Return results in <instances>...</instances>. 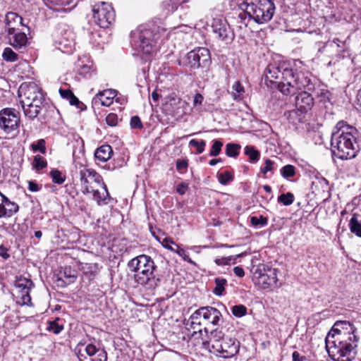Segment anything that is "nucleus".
I'll list each match as a JSON object with an SVG mask.
<instances>
[{
  "instance_id": "obj_1",
  "label": "nucleus",
  "mask_w": 361,
  "mask_h": 361,
  "mask_svg": "<svg viewBox=\"0 0 361 361\" xmlns=\"http://www.w3.org/2000/svg\"><path fill=\"white\" fill-rule=\"evenodd\" d=\"M358 132L353 126L344 121L338 122L332 133L331 145L333 154L340 159L355 157L358 150L357 137Z\"/></svg>"
},
{
  "instance_id": "obj_2",
  "label": "nucleus",
  "mask_w": 361,
  "mask_h": 361,
  "mask_svg": "<svg viewBox=\"0 0 361 361\" xmlns=\"http://www.w3.org/2000/svg\"><path fill=\"white\" fill-rule=\"evenodd\" d=\"M128 266L131 271L135 272L134 280L138 285L149 290L158 286L160 280L155 274L157 266L149 256L138 255L130 260Z\"/></svg>"
},
{
  "instance_id": "obj_3",
  "label": "nucleus",
  "mask_w": 361,
  "mask_h": 361,
  "mask_svg": "<svg viewBox=\"0 0 361 361\" xmlns=\"http://www.w3.org/2000/svg\"><path fill=\"white\" fill-rule=\"evenodd\" d=\"M243 11L238 14V22L247 27L249 22L253 20L257 24L267 23L271 20L275 13V5L271 0H255L243 4Z\"/></svg>"
},
{
  "instance_id": "obj_4",
  "label": "nucleus",
  "mask_w": 361,
  "mask_h": 361,
  "mask_svg": "<svg viewBox=\"0 0 361 361\" xmlns=\"http://www.w3.org/2000/svg\"><path fill=\"white\" fill-rule=\"evenodd\" d=\"M132 42L138 47L140 50L146 55L156 53L161 44V33L159 28L140 25L130 34Z\"/></svg>"
},
{
  "instance_id": "obj_5",
  "label": "nucleus",
  "mask_w": 361,
  "mask_h": 361,
  "mask_svg": "<svg viewBox=\"0 0 361 361\" xmlns=\"http://www.w3.org/2000/svg\"><path fill=\"white\" fill-rule=\"evenodd\" d=\"M283 80L279 84V90L286 95L295 94L298 90L312 91L314 89V85L307 73L295 72L292 68L283 69Z\"/></svg>"
},
{
  "instance_id": "obj_6",
  "label": "nucleus",
  "mask_w": 361,
  "mask_h": 361,
  "mask_svg": "<svg viewBox=\"0 0 361 361\" xmlns=\"http://www.w3.org/2000/svg\"><path fill=\"white\" fill-rule=\"evenodd\" d=\"M329 357L334 361H350L354 356V347L346 341L324 340Z\"/></svg>"
},
{
  "instance_id": "obj_7",
  "label": "nucleus",
  "mask_w": 361,
  "mask_h": 361,
  "mask_svg": "<svg viewBox=\"0 0 361 361\" xmlns=\"http://www.w3.org/2000/svg\"><path fill=\"white\" fill-rule=\"evenodd\" d=\"M79 169L81 190L84 195L90 194L93 188L104 183L102 177L94 169L86 168L82 164H80Z\"/></svg>"
},
{
  "instance_id": "obj_8",
  "label": "nucleus",
  "mask_w": 361,
  "mask_h": 361,
  "mask_svg": "<svg viewBox=\"0 0 361 361\" xmlns=\"http://www.w3.org/2000/svg\"><path fill=\"white\" fill-rule=\"evenodd\" d=\"M18 93L20 97L23 95L24 97L20 101L21 104H24L26 106L35 104L37 107H40V109H42L44 106V96L35 84L32 83L29 85H22Z\"/></svg>"
},
{
  "instance_id": "obj_9",
  "label": "nucleus",
  "mask_w": 361,
  "mask_h": 361,
  "mask_svg": "<svg viewBox=\"0 0 361 361\" xmlns=\"http://www.w3.org/2000/svg\"><path fill=\"white\" fill-rule=\"evenodd\" d=\"M94 23L100 27L107 28L115 20V13L113 8L102 2L95 5L92 9Z\"/></svg>"
},
{
  "instance_id": "obj_10",
  "label": "nucleus",
  "mask_w": 361,
  "mask_h": 361,
  "mask_svg": "<svg viewBox=\"0 0 361 361\" xmlns=\"http://www.w3.org/2000/svg\"><path fill=\"white\" fill-rule=\"evenodd\" d=\"M188 63L192 68H207L211 63V56L209 49L199 47L187 54Z\"/></svg>"
},
{
  "instance_id": "obj_11",
  "label": "nucleus",
  "mask_w": 361,
  "mask_h": 361,
  "mask_svg": "<svg viewBox=\"0 0 361 361\" xmlns=\"http://www.w3.org/2000/svg\"><path fill=\"white\" fill-rule=\"evenodd\" d=\"M15 286L18 289L17 302L21 305L31 306L30 289L34 286L32 280L22 276H16Z\"/></svg>"
},
{
  "instance_id": "obj_12",
  "label": "nucleus",
  "mask_w": 361,
  "mask_h": 361,
  "mask_svg": "<svg viewBox=\"0 0 361 361\" xmlns=\"http://www.w3.org/2000/svg\"><path fill=\"white\" fill-rule=\"evenodd\" d=\"M221 317V313L216 308L212 306H204L195 311L190 319L192 320V323L194 324L200 323L198 320L202 317L213 325H217Z\"/></svg>"
},
{
  "instance_id": "obj_13",
  "label": "nucleus",
  "mask_w": 361,
  "mask_h": 361,
  "mask_svg": "<svg viewBox=\"0 0 361 361\" xmlns=\"http://www.w3.org/2000/svg\"><path fill=\"white\" fill-rule=\"evenodd\" d=\"M212 32L218 39L226 42H231L234 38V34L226 20L214 18L212 24Z\"/></svg>"
},
{
  "instance_id": "obj_14",
  "label": "nucleus",
  "mask_w": 361,
  "mask_h": 361,
  "mask_svg": "<svg viewBox=\"0 0 361 361\" xmlns=\"http://www.w3.org/2000/svg\"><path fill=\"white\" fill-rule=\"evenodd\" d=\"M355 330L356 329L350 322L338 320L334 323L325 338H329V337L334 338L336 336L351 338V334L353 335V338H357Z\"/></svg>"
},
{
  "instance_id": "obj_15",
  "label": "nucleus",
  "mask_w": 361,
  "mask_h": 361,
  "mask_svg": "<svg viewBox=\"0 0 361 361\" xmlns=\"http://www.w3.org/2000/svg\"><path fill=\"white\" fill-rule=\"evenodd\" d=\"M223 341L230 342L234 340H207L203 342V345L208 348L211 345L210 352L226 353L223 355L224 357H233L238 352V343H231V345H228V348H224Z\"/></svg>"
},
{
  "instance_id": "obj_16",
  "label": "nucleus",
  "mask_w": 361,
  "mask_h": 361,
  "mask_svg": "<svg viewBox=\"0 0 361 361\" xmlns=\"http://www.w3.org/2000/svg\"><path fill=\"white\" fill-rule=\"evenodd\" d=\"M20 118L15 109H4L0 111V127L9 133L18 126Z\"/></svg>"
},
{
  "instance_id": "obj_17",
  "label": "nucleus",
  "mask_w": 361,
  "mask_h": 361,
  "mask_svg": "<svg viewBox=\"0 0 361 361\" xmlns=\"http://www.w3.org/2000/svg\"><path fill=\"white\" fill-rule=\"evenodd\" d=\"M255 276L257 278L258 283L262 288H267L276 284L277 269L271 267H263V269H258L255 272Z\"/></svg>"
},
{
  "instance_id": "obj_18",
  "label": "nucleus",
  "mask_w": 361,
  "mask_h": 361,
  "mask_svg": "<svg viewBox=\"0 0 361 361\" xmlns=\"http://www.w3.org/2000/svg\"><path fill=\"white\" fill-rule=\"evenodd\" d=\"M294 103L296 109L302 114H305L311 110L314 104L312 94L306 90L296 94Z\"/></svg>"
},
{
  "instance_id": "obj_19",
  "label": "nucleus",
  "mask_w": 361,
  "mask_h": 361,
  "mask_svg": "<svg viewBox=\"0 0 361 361\" xmlns=\"http://www.w3.org/2000/svg\"><path fill=\"white\" fill-rule=\"evenodd\" d=\"M57 49L63 53L71 54L75 46L74 34L71 30H66L54 41Z\"/></svg>"
},
{
  "instance_id": "obj_20",
  "label": "nucleus",
  "mask_w": 361,
  "mask_h": 361,
  "mask_svg": "<svg viewBox=\"0 0 361 361\" xmlns=\"http://www.w3.org/2000/svg\"><path fill=\"white\" fill-rule=\"evenodd\" d=\"M289 68L286 64L277 65L276 63H270L265 71V78L271 83H275L279 87V84L283 81V69Z\"/></svg>"
},
{
  "instance_id": "obj_21",
  "label": "nucleus",
  "mask_w": 361,
  "mask_h": 361,
  "mask_svg": "<svg viewBox=\"0 0 361 361\" xmlns=\"http://www.w3.org/2000/svg\"><path fill=\"white\" fill-rule=\"evenodd\" d=\"M56 278L58 286L64 288L76 281L78 271L71 267H61Z\"/></svg>"
},
{
  "instance_id": "obj_22",
  "label": "nucleus",
  "mask_w": 361,
  "mask_h": 361,
  "mask_svg": "<svg viewBox=\"0 0 361 361\" xmlns=\"http://www.w3.org/2000/svg\"><path fill=\"white\" fill-rule=\"evenodd\" d=\"M19 209L17 203L11 201L0 192V218L10 217Z\"/></svg>"
},
{
  "instance_id": "obj_23",
  "label": "nucleus",
  "mask_w": 361,
  "mask_h": 361,
  "mask_svg": "<svg viewBox=\"0 0 361 361\" xmlns=\"http://www.w3.org/2000/svg\"><path fill=\"white\" fill-rule=\"evenodd\" d=\"M116 96V91L114 90H107L99 92L92 100L94 105H102L109 106L112 103L114 98Z\"/></svg>"
},
{
  "instance_id": "obj_24",
  "label": "nucleus",
  "mask_w": 361,
  "mask_h": 361,
  "mask_svg": "<svg viewBox=\"0 0 361 361\" xmlns=\"http://www.w3.org/2000/svg\"><path fill=\"white\" fill-rule=\"evenodd\" d=\"M5 21L8 35L14 34L16 26L24 25L22 17L14 12H8L6 15Z\"/></svg>"
},
{
  "instance_id": "obj_25",
  "label": "nucleus",
  "mask_w": 361,
  "mask_h": 361,
  "mask_svg": "<svg viewBox=\"0 0 361 361\" xmlns=\"http://www.w3.org/2000/svg\"><path fill=\"white\" fill-rule=\"evenodd\" d=\"M311 190L315 195L322 196L324 193L329 191L328 180L323 177L316 176L312 182Z\"/></svg>"
},
{
  "instance_id": "obj_26",
  "label": "nucleus",
  "mask_w": 361,
  "mask_h": 361,
  "mask_svg": "<svg viewBox=\"0 0 361 361\" xmlns=\"http://www.w3.org/2000/svg\"><path fill=\"white\" fill-rule=\"evenodd\" d=\"M113 154V149L109 145H104L97 148L94 152V157L102 162L107 161Z\"/></svg>"
},
{
  "instance_id": "obj_27",
  "label": "nucleus",
  "mask_w": 361,
  "mask_h": 361,
  "mask_svg": "<svg viewBox=\"0 0 361 361\" xmlns=\"http://www.w3.org/2000/svg\"><path fill=\"white\" fill-rule=\"evenodd\" d=\"M104 190V193L102 195L99 192L98 189L93 188V191H90V193L93 195V199L97 202L99 205L102 204H107L106 199L110 198L109 193L108 192L106 185L104 183L101 184Z\"/></svg>"
},
{
  "instance_id": "obj_28",
  "label": "nucleus",
  "mask_w": 361,
  "mask_h": 361,
  "mask_svg": "<svg viewBox=\"0 0 361 361\" xmlns=\"http://www.w3.org/2000/svg\"><path fill=\"white\" fill-rule=\"evenodd\" d=\"M350 232L356 236L361 238V221L357 219V215L354 214L348 224Z\"/></svg>"
},
{
  "instance_id": "obj_29",
  "label": "nucleus",
  "mask_w": 361,
  "mask_h": 361,
  "mask_svg": "<svg viewBox=\"0 0 361 361\" xmlns=\"http://www.w3.org/2000/svg\"><path fill=\"white\" fill-rule=\"evenodd\" d=\"M13 40L11 42V44L16 49H20L24 46H25L27 38L26 35L24 32H18L13 34Z\"/></svg>"
},
{
  "instance_id": "obj_30",
  "label": "nucleus",
  "mask_w": 361,
  "mask_h": 361,
  "mask_svg": "<svg viewBox=\"0 0 361 361\" xmlns=\"http://www.w3.org/2000/svg\"><path fill=\"white\" fill-rule=\"evenodd\" d=\"M99 350L95 345L92 344H88L85 347L82 345L78 350L80 355L84 357H94Z\"/></svg>"
},
{
  "instance_id": "obj_31",
  "label": "nucleus",
  "mask_w": 361,
  "mask_h": 361,
  "mask_svg": "<svg viewBox=\"0 0 361 361\" xmlns=\"http://www.w3.org/2000/svg\"><path fill=\"white\" fill-rule=\"evenodd\" d=\"M22 104V107H23L25 116L28 117L30 119L35 118L42 111V109H40V107H37L35 106V105L30 104L29 106H26L24 104Z\"/></svg>"
},
{
  "instance_id": "obj_32",
  "label": "nucleus",
  "mask_w": 361,
  "mask_h": 361,
  "mask_svg": "<svg viewBox=\"0 0 361 361\" xmlns=\"http://www.w3.org/2000/svg\"><path fill=\"white\" fill-rule=\"evenodd\" d=\"M333 42L336 44L338 48H339L338 53L341 57L344 58L350 56L349 49L345 44V42L342 41L338 38H335L333 40Z\"/></svg>"
},
{
  "instance_id": "obj_33",
  "label": "nucleus",
  "mask_w": 361,
  "mask_h": 361,
  "mask_svg": "<svg viewBox=\"0 0 361 361\" xmlns=\"http://www.w3.org/2000/svg\"><path fill=\"white\" fill-rule=\"evenodd\" d=\"M216 287L213 290L214 294L218 296L223 295L225 290V286L227 284V281L223 278H216L214 280Z\"/></svg>"
},
{
  "instance_id": "obj_34",
  "label": "nucleus",
  "mask_w": 361,
  "mask_h": 361,
  "mask_svg": "<svg viewBox=\"0 0 361 361\" xmlns=\"http://www.w3.org/2000/svg\"><path fill=\"white\" fill-rule=\"evenodd\" d=\"M240 149V145L234 143H228L226 145V154L229 157H236L239 154Z\"/></svg>"
},
{
  "instance_id": "obj_35",
  "label": "nucleus",
  "mask_w": 361,
  "mask_h": 361,
  "mask_svg": "<svg viewBox=\"0 0 361 361\" xmlns=\"http://www.w3.org/2000/svg\"><path fill=\"white\" fill-rule=\"evenodd\" d=\"M245 154L249 157L252 162H257L260 157L259 152L253 146H246L245 147Z\"/></svg>"
},
{
  "instance_id": "obj_36",
  "label": "nucleus",
  "mask_w": 361,
  "mask_h": 361,
  "mask_svg": "<svg viewBox=\"0 0 361 361\" xmlns=\"http://www.w3.org/2000/svg\"><path fill=\"white\" fill-rule=\"evenodd\" d=\"M243 255V254H240L234 256H229V257H223L220 258H216L214 262L215 263L219 266H224V265H228L231 264H235L236 258L240 257Z\"/></svg>"
},
{
  "instance_id": "obj_37",
  "label": "nucleus",
  "mask_w": 361,
  "mask_h": 361,
  "mask_svg": "<svg viewBox=\"0 0 361 361\" xmlns=\"http://www.w3.org/2000/svg\"><path fill=\"white\" fill-rule=\"evenodd\" d=\"M250 223L256 228H262L267 225L268 219L262 215L259 216H253L250 218Z\"/></svg>"
},
{
  "instance_id": "obj_38",
  "label": "nucleus",
  "mask_w": 361,
  "mask_h": 361,
  "mask_svg": "<svg viewBox=\"0 0 361 361\" xmlns=\"http://www.w3.org/2000/svg\"><path fill=\"white\" fill-rule=\"evenodd\" d=\"M2 58L7 62H14L18 60V54L10 47H6L3 51Z\"/></svg>"
},
{
  "instance_id": "obj_39",
  "label": "nucleus",
  "mask_w": 361,
  "mask_h": 361,
  "mask_svg": "<svg viewBox=\"0 0 361 361\" xmlns=\"http://www.w3.org/2000/svg\"><path fill=\"white\" fill-rule=\"evenodd\" d=\"M281 174L286 179L292 178L295 175V167L293 165L287 164L281 168Z\"/></svg>"
},
{
  "instance_id": "obj_40",
  "label": "nucleus",
  "mask_w": 361,
  "mask_h": 361,
  "mask_svg": "<svg viewBox=\"0 0 361 361\" xmlns=\"http://www.w3.org/2000/svg\"><path fill=\"white\" fill-rule=\"evenodd\" d=\"M50 176L51 177L52 181L59 185L63 183L66 180V176L58 169L51 170L50 171Z\"/></svg>"
},
{
  "instance_id": "obj_41",
  "label": "nucleus",
  "mask_w": 361,
  "mask_h": 361,
  "mask_svg": "<svg viewBox=\"0 0 361 361\" xmlns=\"http://www.w3.org/2000/svg\"><path fill=\"white\" fill-rule=\"evenodd\" d=\"M278 202L285 206H289L294 202V195L291 192L281 194L278 197Z\"/></svg>"
},
{
  "instance_id": "obj_42",
  "label": "nucleus",
  "mask_w": 361,
  "mask_h": 361,
  "mask_svg": "<svg viewBox=\"0 0 361 361\" xmlns=\"http://www.w3.org/2000/svg\"><path fill=\"white\" fill-rule=\"evenodd\" d=\"M59 319L57 318L52 322H49L47 329L49 331L53 332L54 334H59L63 329L62 324H59Z\"/></svg>"
},
{
  "instance_id": "obj_43",
  "label": "nucleus",
  "mask_w": 361,
  "mask_h": 361,
  "mask_svg": "<svg viewBox=\"0 0 361 361\" xmlns=\"http://www.w3.org/2000/svg\"><path fill=\"white\" fill-rule=\"evenodd\" d=\"M219 181L221 185H227L233 179V174L230 171H224L218 174Z\"/></svg>"
},
{
  "instance_id": "obj_44",
  "label": "nucleus",
  "mask_w": 361,
  "mask_h": 361,
  "mask_svg": "<svg viewBox=\"0 0 361 361\" xmlns=\"http://www.w3.org/2000/svg\"><path fill=\"white\" fill-rule=\"evenodd\" d=\"M189 145L196 148V153L201 154L204 152L206 146V142L203 140H197L192 139L189 142Z\"/></svg>"
},
{
  "instance_id": "obj_45",
  "label": "nucleus",
  "mask_w": 361,
  "mask_h": 361,
  "mask_svg": "<svg viewBox=\"0 0 361 361\" xmlns=\"http://www.w3.org/2000/svg\"><path fill=\"white\" fill-rule=\"evenodd\" d=\"M232 89L233 90V97L235 100L240 99V95L244 92V87L240 84L239 81H235L233 86Z\"/></svg>"
},
{
  "instance_id": "obj_46",
  "label": "nucleus",
  "mask_w": 361,
  "mask_h": 361,
  "mask_svg": "<svg viewBox=\"0 0 361 361\" xmlns=\"http://www.w3.org/2000/svg\"><path fill=\"white\" fill-rule=\"evenodd\" d=\"M223 147V142L220 140H215L213 141V145L211 147L209 155L216 157L219 155Z\"/></svg>"
},
{
  "instance_id": "obj_47",
  "label": "nucleus",
  "mask_w": 361,
  "mask_h": 361,
  "mask_svg": "<svg viewBox=\"0 0 361 361\" xmlns=\"http://www.w3.org/2000/svg\"><path fill=\"white\" fill-rule=\"evenodd\" d=\"M274 162L269 159H267L264 161V165L262 166L260 168V171L263 173V175L267 177V173L268 172L273 173L274 167Z\"/></svg>"
},
{
  "instance_id": "obj_48",
  "label": "nucleus",
  "mask_w": 361,
  "mask_h": 361,
  "mask_svg": "<svg viewBox=\"0 0 361 361\" xmlns=\"http://www.w3.org/2000/svg\"><path fill=\"white\" fill-rule=\"evenodd\" d=\"M232 313L237 317H241L247 314V308L243 305H238L232 307Z\"/></svg>"
},
{
  "instance_id": "obj_49",
  "label": "nucleus",
  "mask_w": 361,
  "mask_h": 361,
  "mask_svg": "<svg viewBox=\"0 0 361 361\" xmlns=\"http://www.w3.org/2000/svg\"><path fill=\"white\" fill-rule=\"evenodd\" d=\"M106 353L104 350H99L94 357H85L83 361H106Z\"/></svg>"
},
{
  "instance_id": "obj_50",
  "label": "nucleus",
  "mask_w": 361,
  "mask_h": 361,
  "mask_svg": "<svg viewBox=\"0 0 361 361\" xmlns=\"http://www.w3.org/2000/svg\"><path fill=\"white\" fill-rule=\"evenodd\" d=\"M176 246L177 247V250L175 251L176 253L181 257L184 261L190 263V264L195 265V262L190 258L189 255L185 252V250L179 247L178 245H176Z\"/></svg>"
},
{
  "instance_id": "obj_51",
  "label": "nucleus",
  "mask_w": 361,
  "mask_h": 361,
  "mask_svg": "<svg viewBox=\"0 0 361 361\" xmlns=\"http://www.w3.org/2000/svg\"><path fill=\"white\" fill-rule=\"evenodd\" d=\"M94 69L90 65H81L78 68V73L79 75L86 77L90 75L93 73Z\"/></svg>"
},
{
  "instance_id": "obj_52",
  "label": "nucleus",
  "mask_w": 361,
  "mask_h": 361,
  "mask_svg": "<svg viewBox=\"0 0 361 361\" xmlns=\"http://www.w3.org/2000/svg\"><path fill=\"white\" fill-rule=\"evenodd\" d=\"M33 151H39L42 154L46 152L45 141L43 139L39 140L36 143L32 145Z\"/></svg>"
},
{
  "instance_id": "obj_53",
  "label": "nucleus",
  "mask_w": 361,
  "mask_h": 361,
  "mask_svg": "<svg viewBox=\"0 0 361 361\" xmlns=\"http://www.w3.org/2000/svg\"><path fill=\"white\" fill-rule=\"evenodd\" d=\"M34 166L37 170H41L47 166V161L40 155H37L34 159Z\"/></svg>"
},
{
  "instance_id": "obj_54",
  "label": "nucleus",
  "mask_w": 361,
  "mask_h": 361,
  "mask_svg": "<svg viewBox=\"0 0 361 361\" xmlns=\"http://www.w3.org/2000/svg\"><path fill=\"white\" fill-rule=\"evenodd\" d=\"M130 127L134 129H141L143 126L139 116H134L130 119Z\"/></svg>"
},
{
  "instance_id": "obj_55",
  "label": "nucleus",
  "mask_w": 361,
  "mask_h": 361,
  "mask_svg": "<svg viewBox=\"0 0 361 361\" xmlns=\"http://www.w3.org/2000/svg\"><path fill=\"white\" fill-rule=\"evenodd\" d=\"M106 122L110 126H115L118 123V116L116 114H109L106 117Z\"/></svg>"
},
{
  "instance_id": "obj_56",
  "label": "nucleus",
  "mask_w": 361,
  "mask_h": 361,
  "mask_svg": "<svg viewBox=\"0 0 361 361\" xmlns=\"http://www.w3.org/2000/svg\"><path fill=\"white\" fill-rule=\"evenodd\" d=\"M170 104L171 105H180L183 106L186 104V103L183 101L180 97L176 96H171L170 98Z\"/></svg>"
},
{
  "instance_id": "obj_57",
  "label": "nucleus",
  "mask_w": 361,
  "mask_h": 361,
  "mask_svg": "<svg viewBox=\"0 0 361 361\" xmlns=\"http://www.w3.org/2000/svg\"><path fill=\"white\" fill-rule=\"evenodd\" d=\"M188 167V161L183 159H178L176 161V169L182 171L186 169Z\"/></svg>"
},
{
  "instance_id": "obj_58",
  "label": "nucleus",
  "mask_w": 361,
  "mask_h": 361,
  "mask_svg": "<svg viewBox=\"0 0 361 361\" xmlns=\"http://www.w3.org/2000/svg\"><path fill=\"white\" fill-rule=\"evenodd\" d=\"M41 189V186H39L36 182L30 180L28 181V190L31 192H38Z\"/></svg>"
},
{
  "instance_id": "obj_59",
  "label": "nucleus",
  "mask_w": 361,
  "mask_h": 361,
  "mask_svg": "<svg viewBox=\"0 0 361 361\" xmlns=\"http://www.w3.org/2000/svg\"><path fill=\"white\" fill-rule=\"evenodd\" d=\"M68 102L71 105L76 106L78 108H81L80 105H83L73 94L71 95V97L69 98Z\"/></svg>"
},
{
  "instance_id": "obj_60",
  "label": "nucleus",
  "mask_w": 361,
  "mask_h": 361,
  "mask_svg": "<svg viewBox=\"0 0 361 361\" xmlns=\"http://www.w3.org/2000/svg\"><path fill=\"white\" fill-rule=\"evenodd\" d=\"M8 249L4 245H0V257L4 259H7L10 257V255L8 252Z\"/></svg>"
},
{
  "instance_id": "obj_61",
  "label": "nucleus",
  "mask_w": 361,
  "mask_h": 361,
  "mask_svg": "<svg viewBox=\"0 0 361 361\" xmlns=\"http://www.w3.org/2000/svg\"><path fill=\"white\" fill-rule=\"evenodd\" d=\"M187 189H188V185L185 183H181L177 185L176 191L178 193L183 195L185 193Z\"/></svg>"
},
{
  "instance_id": "obj_62",
  "label": "nucleus",
  "mask_w": 361,
  "mask_h": 361,
  "mask_svg": "<svg viewBox=\"0 0 361 361\" xmlns=\"http://www.w3.org/2000/svg\"><path fill=\"white\" fill-rule=\"evenodd\" d=\"M59 93L62 98L66 99L67 100H68L69 98L71 97V95L73 94V92L70 90H63V89H60Z\"/></svg>"
},
{
  "instance_id": "obj_63",
  "label": "nucleus",
  "mask_w": 361,
  "mask_h": 361,
  "mask_svg": "<svg viewBox=\"0 0 361 361\" xmlns=\"http://www.w3.org/2000/svg\"><path fill=\"white\" fill-rule=\"evenodd\" d=\"M204 97L200 93H197L194 96L193 105H201L203 102Z\"/></svg>"
},
{
  "instance_id": "obj_64",
  "label": "nucleus",
  "mask_w": 361,
  "mask_h": 361,
  "mask_svg": "<svg viewBox=\"0 0 361 361\" xmlns=\"http://www.w3.org/2000/svg\"><path fill=\"white\" fill-rule=\"evenodd\" d=\"M293 361H307V358L304 355H300L298 351H294L292 354Z\"/></svg>"
}]
</instances>
